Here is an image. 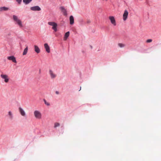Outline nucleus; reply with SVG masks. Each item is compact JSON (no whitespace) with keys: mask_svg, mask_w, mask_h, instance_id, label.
<instances>
[{"mask_svg":"<svg viewBox=\"0 0 161 161\" xmlns=\"http://www.w3.org/2000/svg\"><path fill=\"white\" fill-rule=\"evenodd\" d=\"M48 24L50 25L53 26L52 29L54 30L55 32L57 31V24L56 23L54 22H49L48 23Z\"/></svg>","mask_w":161,"mask_h":161,"instance_id":"nucleus-1","label":"nucleus"},{"mask_svg":"<svg viewBox=\"0 0 161 161\" xmlns=\"http://www.w3.org/2000/svg\"><path fill=\"white\" fill-rule=\"evenodd\" d=\"M13 17L14 20L16 22L15 23L18 24L20 26V20L18 19V17L16 15H13Z\"/></svg>","mask_w":161,"mask_h":161,"instance_id":"nucleus-2","label":"nucleus"},{"mask_svg":"<svg viewBox=\"0 0 161 161\" xmlns=\"http://www.w3.org/2000/svg\"><path fill=\"white\" fill-rule=\"evenodd\" d=\"M30 9L31 10L33 11H40L41 10V8L38 6L31 7Z\"/></svg>","mask_w":161,"mask_h":161,"instance_id":"nucleus-3","label":"nucleus"},{"mask_svg":"<svg viewBox=\"0 0 161 161\" xmlns=\"http://www.w3.org/2000/svg\"><path fill=\"white\" fill-rule=\"evenodd\" d=\"M1 77L4 80V82L6 83L8 82L9 79L8 78V76L6 75L2 74L1 75Z\"/></svg>","mask_w":161,"mask_h":161,"instance_id":"nucleus-4","label":"nucleus"},{"mask_svg":"<svg viewBox=\"0 0 161 161\" xmlns=\"http://www.w3.org/2000/svg\"><path fill=\"white\" fill-rule=\"evenodd\" d=\"M109 19L110 20L111 23L114 26H115L116 24L114 17L113 16H110L109 17Z\"/></svg>","mask_w":161,"mask_h":161,"instance_id":"nucleus-5","label":"nucleus"},{"mask_svg":"<svg viewBox=\"0 0 161 161\" xmlns=\"http://www.w3.org/2000/svg\"><path fill=\"white\" fill-rule=\"evenodd\" d=\"M128 14V12L127 10H125L123 15V19L124 21L126 20Z\"/></svg>","mask_w":161,"mask_h":161,"instance_id":"nucleus-6","label":"nucleus"},{"mask_svg":"<svg viewBox=\"0 0 161 161\" xmlns=\"http://www.w3.org/2000/svg\"><path fill=\"white\" fill-rule=\"evenodd\" d=\"M44 47L46 49V51L48 53L50 52V48L49 46L47 43H45L44 44Z\"/></svg>","mask_w":161,"mask_h":161,"instance_id":"nucleus-7","label":"nucleus"},{"mask_svg":"<svg viewBox=\"0 0 161 161\" xmlns=\"http://www.w3.org/2000/svg\"><path fill=\"white\" fill-rule=\"evenodd\" d=\"M7 59L9 60H16L15 57L13 55L8 57Z\"/></svg>","mask_w":161,"mask_h":161,"instance_id":"nucleus-8","label":"nucleus"},{"mask_svg":"<svg viewBox=\"0 0 161 161\" xmlns=\"http://www.w3.org/2000/svg\"><path fill=\"white\" fill-rule=\"evenodd\" d=\"M70 24L71 25L74 24V18L72 15H71L69 17Z\"/></svg>","mask_w":161,"mask_h":161,"instance_id":"nucleus-9","label":"nucleus"},{"mask_svg":"<svg viewBox=\"0 0 161 161\" xmlns=\"http://www.w3.org/2000/svg\"><path fill=\"white\" fill-rule=\"evenodd\" d=\"M9 10V8L8 7H0V11H6Z\"/></svg>","mask_w":161,"mask_h":161,"instance_id":"nucleus-10","label":"nucleus"},{"mask_svg":"<svg viewBox=\"0 0 161 161\" xmlns=\"http://www.w3.org/2000/svg\"><path fill=\"white\" fill-rule=\"evenodd\" d=\"M35 51L37 53H38L40 52V49L36 45L34 46Z\"/></svg>","mask_w":161,"mask_h":161,"instance_id":"nucleus-11","label":"nucleus"},{"mask_svg":"<svg viewBox=\"0 0 161 161\" xmlns=\"http://www.w3.org/2000/svg\"><path fill=\"white\" fill-rule=\"evenodd\" d=\"M8 116L10 119H12L13 117V114L12 112L11 111H9L8 112Z\"/></svg>","mask_w":161,"mask_h":161,"instance_id":"nucleus-12","label":"nucleus"},{"mask_svg":"<svg viewBox=\"0 0 161 161\" xmlns=\"http://www.w3.org/2000/svg\"><path fill=\"white\" fill-rule=\"evenodd\" d=\"M69 35V31L66 32L64 34V39L65 40L67 39Z\"/></svg>","mask_w":161,"mask_h":161,"instance_id":"nucleus-13","label":"nucleus"},{"mask_svg":"<svg viewBox=\"0 0 161 161\" xmlns=\"http://www.w3.org/2000/svg\"><path fill=\"white\" fill-rule=\"evenodd\" d=\"M32 0H23V3L26 5L29 3Z\"/></svg>","mask_w":161,"mask_h":161,"instance_id":"nucleus-14","label":"nucleus"},{"mask_svg":"<svg viewBox=\"0 0 161 161\" xmlns=\"http://www.w3.org/2000/svg\"><path fill=\"white\" fill-rule=\"evenodd\" d=\"M28 47L27 46L26 47L25 49L24 52L23 53V55H25L26 54L27 51H28Z\"/></svg>","mask_w":161,"mask_h":161,"instance_id":"nucleus-15","label":"nucleus"},{"mask_svg":"<svg viewBox=\"0 0 161 161\" xmlns=\"http://www.w3.org/2000/svg\"><path fill=\"white\" fill-rule=\"evenodd\" d=\"M118 45L121 48H122L125 47V45L124 44L121 43H119Z\"/></svg>","mask_w":161,"mask_h":161,"instance_id":"nucleus-16","label":"nucleus"},{"mask_svg":"<svg viewBox=\"0 0 161 161\" xmlns=\"http://www.w3.org/2000/svg\"><path fill=\"white\" fill-rule=\"evenodd\" d=\"M62 11V12H63L64 10H65V8L63 6H61L59 8Z\"/></svg>","mask_w":161,"mask_h":161,"instance_id":"nucleus-17","label":"nucleus"},{"mask_svg":"<svg viewBox=\"0 0 161 161\" xmlns=\"http://www.w3.org/2000/svg\"><path fill=\"white\" fill-rule=\"evenodd\" d=\"M63 14L64 16H67V11L65 10L63 11Z\"/></svg>","mask_w":161,"mask_h":161,"instance_id":"nucleus-18","label":"nucleus"},{"mask_svg":"<svg viewBox=\"0 0 161 161\" xmlns=\"http://www.w3.org/2000/svg\"><path fill=\"white\" fill-rule=\"evenodd\" d=\"M152 40L151 39H147V42H148V43H149V42H152Z\"/></svg>","mask_w":161,"mask_h":161,"instance_id":"nucleus-19","label":"nucleus"},{"mask_svg":"<svg viewBox=\"0 0 161 161\" xmlns=\"http://www.w3.org/2000/svg\"><path fill=\"white\" fill-rule=\"evenodd\" d=\"M91 22L89 20H87L86 22L87 24L90 23Z\"/></svg>","mask_w":161,"mask_h":161,"instance_id":"nucleus-20","label":"nucleus"},{"mask_svg":"<svg viewBox=\"0 0 161 161\" xmlns=\"http://www.w3.org/2000/svg\"><path fill=\"white\" fill-rule=\"evenodd\" d=\"M19 4H20V0H16Z\"/></svg>","mask_w":161,"mask_h":161,"instance_id":"nucleus-21","label":"nucleus"},{"mask_svg":"<svg viewBox=\"0 0 161 161\" xmlns=\"http://www.w3.org/2000/svg\"><path fill=\"white\" fill-rule=\"evenodd\" d=\"M81 23H83L84 22V21H83V19H82L81 20Z\"/></svg>","mask_w":161,"mask_h":161,"instance_id":"nucleus-22","label":"nucleus"},{"mask_svg":"<svg viewBox=\"0 0 161 161\" xmlns=\"http://www.w3.org/2000/svg\"><path fill=\"white\" fill-rule=\"evenodd\" d=\"M82 52L83 53H85V52L84 51H82Z\"/></svg>","mask_w":161,"mask_h":161,"instance_id":"nucleus-23","label":"nucleus"},{"mask_svg":"<svg viewBox=\"0 0 161 161\" xmlns=\"http://www.w3.org/2000/svg\"><path fill=\"white\" fill-rule=\"evenodd\" d=\"M91 48L92 49V46H90Z\"/></svg>","mask_w":161,"mask_h":161,"instance_id":"nucleus-24","label":"nucleus"},{"mask_svg":"<svg viewBox=\"0 0 161 161\" xmlns=\"http://www.w3.org/2000/svg\"><path fill=\"white\" fill-rule=\"evenodd\" d=\"M19 110L20 111V107L19 108Z\"/></svg>","mask_w":161,"mask_h":161,"instance_id":"nucleus-25","label":"nucleus"},{"mask_svg":"<svg viewBox=\"0 0 161 161\" xmlns=\"http://www.w3.org/2000/svg\"><path fill=\"white\" fill-rule=\"evenodd\" d=\"M20 25H21V27L22 26V24H21H21H20Z\"/></svg>","mask_w":161,"mask_h":161,"instance_id":"nucleus-26","label":"nucleus"},{"mask_svg":"<svg viewBox=\"0 0 161 161\" xmlns=\"http://www.w3.org/2000/svg\"><path fill=\"white\" fill-rule=\"evenodd\" d=\"M14 61V62L15 63H16V61Z\"/></svg>","mask_w":161,"mask_h":161,"instance_id":"nucleus-27","label":"nucleus"},{"mask_svg":"<svg viewBox=\"0 0 161 161\" xmlns=\"http://www.w3.org/2000/svg\"><path fill=\"white\" fill-rule=\"evenodd\" d=\"M21 2V0H20Z\"/></svg>","mask_w":161,"mask_h":161,"instance_id":"nucleus-28","label":"nucleus"}]
</instances>
